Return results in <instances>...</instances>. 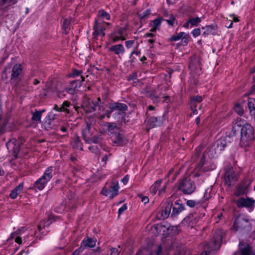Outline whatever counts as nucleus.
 Returning <instances> with one entry per match:
<instances>
[{
    "mask_svg": "<svg viewBox=\"0 0 255 255\" xmlns=\"http://www.w3.org/2000/svg\"><path fill=\"white\" fill-rule=\"evenodd\" d=\"M141 201L144 204H146L149 202V199L147 197L144 196L141 198Z\"/></svg>",
    "mask_w": 255,
    "mask_h": 255,
    "instance_id": "680f3d73",
    "label": "nucleus"
},
{
    "mask_svg": "<svg viewBox=\"0 0 255 255\" xmlns=\"http://www.w3.org/2000/svg\"><path fill=\"white\" fill-rule=\"evenodd\" d=\"M109 51L118 55L119 57H120L121 55L125 53V49L122 44H118L111 46L109 48Z\"/></svg>",
    "mask_w": 255,
    "mask_h": 255,
    "instance_id": "2eb2a0df",
    "label": "nucleus"
},
{
    "mask_svg": "<svg viewBox=\"0 0 255 255\" xmlns=\"http://www.w3.org/2000/svg\"><path fill=\"white\" fill-rule=\"evenodd\" d=\"M202 101V98L201 96H197L195 98H193L191 101V108L193 111L194 115L197 114V110L196 109L197 103H199Z\"/></svg>",
    "mask_w": 255,
    "mask_h": 255,
    "instance_id": "aec40b11",
    "label": "nucleus"
},
{
    "mask_svg": "<svg viewBox=\"0 0 255 255\" xmlns=\"http://www.w3.org/2000/svg\"><path fill=\"white\" fill-rule=\"evenodd\" d=\"M172 205V203L169 199L162 203L161 207L157 214V218L161 220L167 218L170 213Z\"/></svg>",
    "mask_w": 255,
    "mask_h": 255,
    "instance_id": "6e6552de",
    "label": "nucleus"
},
{
    "mask_svg": "<svg viewBox=\"0 0 255 255\" xmlns=\"http://www.w3.org/2000/svg\"><path fill=\"white\" fill-rule=\"evenodd\" d=\"M189 23H190L191 27L197 26L201 21V19L199 17H195L189 18Z\"/></svg>",
    "mask_w": 255,
    "mask_h": 255,
    "instance_id": "c85d7f7f",
    "label": "nucleus"
},
{
    "mask_svg": "<svg viewBox=\"0 0 255 255\" xmlns=\"http://www.w3.org/2000/svg\"><path fill=\"white\" fill-rule=\"evenodd\" d=\"M255 139V131L253 126L248 123L243 125L241 130V145L244 147L249 146Z\"/></svg>",
    "mask_w": 255,
    "mask_h": 255,
    "instance_id": "f03ea898",
    "label": "nucleus"
},
{
    "mask_svg": "<svg viewBox=\"0 0 255 255\" xmlns=\"http://www.w3.org/2000/svg\"><path fill=\"white\" fill-rule=\"evenodd\" d=\"M70 106V103L67 101H65L63 102L62 105H61V108L62 110L64 109L65 111L67 113H69L68 110H67V108L69 107Z\"/></svg>",
    "mask_w": 255,
    "mask_h": 255,
    "instance_id": "de8ad7c7",
    "label": "nucleus"
},
{
    "mask_svg": "<svg viewBox=\"0 0 255 255\" xmlns=\"http://www.w3.org/2000/svg\"><path fill=\"white\" fill-rule=\"evenodd\" d=\"M101 140V137L100 135H96L93 137H91L89 138V141H87L86 142L88 143H99Z\"/></svg>",
    "mask_w": 255,
    "mask_h": 255,
    "instance_id": "72a5a7b5",
    "label": "nucleus"
},
{
    "mask_svg": "<svg viewBox=\"0 0 255 255\" xmlns=\"http://www.w3.org/2000/svg\"><path fill=\"white\" fill-rule=\"evenodd\" d=\"M162 180H157L151 186L150 189V192L153 195H155L160 186Z\"/></svg>",
    "mask_w": 255,
    "mask_h": 255,
    "instance_id": "bb28decb",
    "label": "nucleus"
},
{
    "mask_svg": "<svg viewBox=\"0 0 255 255\" xmlns=\"http://www.w3.org/2000/svg\"><path fill=\"white\" fill-rule=\"evenodd\" d=\"M82 135L85 142L89 141V138L92 136V133L90 131V127L89 124H87L86 127L83 130Z\"/></svg>",
    "mask_w": 255,
    "mask_h": 255,
    "instance_id": "4be33fe9",
    "label": "nucleus"
},
{
    "mask_svg": "<svg viewBox=\"0 0 255 255\" xmlns=\"http://www.w3.org/2000/svg\"><path fill=\"white\" fill-rule=\"evenodd\" d=\"M119 186L117 181H113L110 183H107L105 187L101 191V194L104 196L113 199L117 196L119 193Z\"/></svg>",
    "mask_w": 255,
    "mask_h": 255,
    "instance_id": "7ed1b4c3",
    "label": "nucleus"
},
{
    "mask_svg": "<svg viewBox=\"0 0 255 255\" xmlns=\"http://www.w3.org/2000/svg\"><path fill=\"white\" fill-rule=\"evenodd\" d=\"M6 145L9 151L12 152L16 157L19 150V145L16 140L15 139H11L6 143Z\"/></svg>",
    "mask_w": 255,
    "mask_h": 255,
    "instance_id": "4468645a",
    "label": "nucleus"
},
{
    "mask_svg": "<svg viewBox=\"0 0 255 255\" xmlns=\"http://www.w3.org/2000/svg\"><path fill=\"white\" fill-rule=\"evenodd\" d=\"M230 18H231V20L235 22H237L239 21V19L238 17H237L235 16L234 15H229Z\"/></svg>",
    "mask_w": 255,
    "mask_h": 255,
    "instance_id": "603ef678",
    "label": "nucleus"
},
{
    "mask_svg": "<svg viewBox=\"0 0 255 255\" xmlns=\"http://www.w3.org/2000/svg\"><path fill=\"white\" fill-rule=\"evenodd\" d=\"M165 21L170 25H173L175 21V17L173 15H170L169 19H166Z\"/></svg>",
    "mask_w": 255,
    "mask_h": 255,
    "instance_id": "37998d69",
    "label": "nucleus"
},
{
    "mask_svg": "<svg viewBox=\"0 0 255 255\" xmlns=\"http://www.w3.org/2000/svg\"><path fill=\"white\" fill-rule=\"evenodd\" d=\"M23 189V184L22 183H20L17 186H16L13 190H12L10 193L9 196L12 199H15L17 195L19 194Z\"/></svg>",
    "mask_w": 255,
    "mask_h": 255,
    "instance_id": "6ab92c4d",
    "label": "nucleus"
},
{
    "mask_svg": "<svg viewBox=\"0 0 255 255\" xmlns=\"http://www.w3.org/2000/svg\"><path fill=\"white\" fill-rule=\"evenodd\" d=\"M225 180L228 186L231 185L237 180V177L235 175L234 170L232 168H229L226 169Z\"/></svg>",
    "mask_w": 255,
    "mask_h": 255,
    "instance_id": "ddd939ff",
    "label": "nucleus"
},
{
    "mask_svg": "<svg viewBox=\"0 0 255 255\" xmlns=\"http://www.w3.org/2000/svg\"><path fill=\"white\" fill-rule=\"evenodd\" d=\"M184 209V206L183 205L177 204V207H174L172 213V216H176L179 213L181 212Z\"/></svg>",
    "mask_w": 255,
    "mask_h": 255,
    "instance_id": "c756f323",
    "label": "nucleus"
},
{
    "mask_svg": "<svg viewBox=\"0 0 255 255\" xmlns=\"http://www.w3.org/2000/svg\"><path fill=\"white\" fill-rule=\"evenodd\" d=\"M233 229L238 231H250L251 229V225L249 220L243 216L240 215L235 219Z\"/></svg>",
    "mask_w": 255,
    "mask_h": 255,
    "instance_id": "0eeeda50",
    "label": "nucleus"
},
{
    "mask_svg": "<svg viewBox=\"0 0 255 255\" xmlns=\"http://www.w3.org/2000/svg\"><path fill=\"white\" fill-rule=\"evenodd\" d=\"M52 167H48L44 171L42 176L36 180L34 183L35 188L39 190H43L47 183L52 177Z\"/></svg>",
    "mask_w": 255,
    "mask_h": 255,
    "instance_id": "423d86ee",
    "label": "nucleus"
},
{
    "mask_svg": "<svg viewBox=\"0 0 255 255\" xmlns=\"http://www.w3.org/2000/svg\"><path fill=\"white\" fill-rule=\"evenodd\" d=\"M225 234V233L221 229L217 230L215 232L211 241L207 245L206 249L210 251L218 250L221 246L222 239Z\"/></svg>",
    "mask_w": 255,
    "mask_h": 255,
    "instance_id": "20e7f679",
    "label": "nucleus"
},
{
    "mask_svg": "<svg viewBox=\"0 0 255 255\" xmlns=\"http://www.w3.org/2000/svg\"><path fill=\"white\" fill-rule=\"evenodd\" d=\"M234 110L239 115H242L244 114L243 106L241 104H236L234 107Z\"/></svg>",
    "mask_w": 255,
    "mask_h": 255,
    "instance_id": "58836bf2",
    "label": "nucleus"
},
{
    "mask_svg": "<svg viewBox=\"0 0 255 255\" xmlns=\"http://www.w3.org/2000/svg\"><path fill=\"white\" fill-rule=\"evenodd\" d=\"M111 155L110 154L105 155L102 158V161L104 162V164H106V161L108 160L109 157Z\"/></svg>",
    "mask_w": 255,
    "mask_h": 255,
    "instance_id": "052dcab7",
    "label": "nucleus"
},
{
    "mask_svg": "<svg viewBox=\"0 0 255 255\" xmlns=\"http://www.w3.org/2000/svg\"><path fill=\"white\" fill-rule=\"evenodd\" d=\"M53 109L56 111L58 112H62V111H65V110L61 108V106L60 107H59L57 105H55Z\"/></svg>",
    "mask_w": 255,
    "mask_h": 255,
    "instance_id": "13d9d810",
    "label": "nucleus"
},
{
    "mask_svg": "<svg viewBox=\"0 0 255 255\" xmlns=\"http://www.w3.org/2000/svg\"><path fill=\"white\" fill-rule=\"evenodd\" d=\"M70 21L69 19H65L63 21L62 23V29L65 33V34H67L70 29L69 25H70Z\"/></svg>",
    "mask_w": 255,
    "mask_h": 255,
    "instance_id": "7c9ffc66",
    "label": "nucleus"
},
{
    "mask_svg": "<svg viewBox=\"0 0 255 255\" xmlns=\"http://www.w3.org/2000/svg\"><path fill=\"white\" fill-rule=\"evenodd\" d=\"M150 126L154 128L160 125L161 121L157 117H152L149 119Z\"/></svg>",
    "mask_w": 255,
    "mask_h": 255,
    "instance_id": "cd10ccee",
    "label": "nucleus"
},
{
    "mask_svg": "<svg viewBox=\"0 0 255 255\" xmlns=\"http://www.w3.org/2000/svg\"><path fill=\"white\" fill-rule=\"evenodd\" d=\"M206 31H205L203 33V34H205V35L206 34H209L211 32V30L213 28L212 25H207L206 26Z\"/></svg>",
    "mask_w": 255,
    "mask_h": 255,
    "instance_id": "864d4df0",
    "label": "nucleus"
},
{
    "mask_svg": "<svg viewBox=\"0 0 255 255\" xmlns=\"http://www.w3.org/2000/svg\"><path fill=\"white\" fill-rule=\"evenodd\" d=\"M150 14V10L146 9L143 12H139L138 15L141 20H144L147 18Z\"/></svg>",
    "mask_w": 255,
    "mask_h": 255,
    "instance_id": "2f4dec72",
    "label": "nucleus"
},
{
    "mask_svg": "<svg viewBox=\"0 0 255 255\" xmlns=\"http://www.w3.org/2000/svg\"><path fill=\"white\" fill-rule=\"evenodd\" d=\"M204 157H205V155H204L203 156L202 158L200 160V163L199 164L198 167H197V168L199 170L202 171H205L206 170L205 169L203 168V166L204 165V164L205 163V161Z\"/></svg>",
    "mask_w": 255,
    "mask_h": 255,
    "instance_id": "a19ab883",
    "label": "nucleus"
},
{
    "mask_svg": "<svg viewBox=\"0 0 255 255\" xmlns=\"http://www.w3.org/2000/svg\"><path fill=\"white\" fill-rule=\"evenodd\" d=\"M127 28L128 26L126 25L119 28L117 30L112 33L111 36L112 41L113 42H116L119 40H125L128 35L127 32Z\"/></svg>",
    "mask_w": 255,
    "mask_h": 255,
    "instance_id": "1a4fd4ad",
    "label": "nucleus"
},
{
    "mask_svg": "<svg viewBox=\"0 0 255 255\" xmlns=\"http://www.w3.org/2000/svg\"><path fill=\"white\" fill-rule=\"evenodd\" d=\"M248 105L250 113L254 117L255 120V99L250 98L248 100Z\"/></svg>",
    "mask_w": 255,
    "mask_h": 255,
    "instance_id": "b1692460",
    "label": "nucleus"
},
{
    "mask_svg": "<svg viewBox=\"0 0 255 255\" xmlns=\"http://www.w3.org/2000/svg\"><path fill=\"white\" fill-rule=\"evenodd\" d=\"M160 20L158 19H156L153 21V28L151 29V31H153L155 29L160 25Z\"/></svg>",
    "mask_w": 255,
    "mask_h": 255,
    "instance_id": "49530a36",
    "label": "nucleus"
},
{
    "mask_svg": "<svg viewBox=\"0 0 255 255\" xmlns=\"http://www.w3.org/2000/svg\"><path fill=\"white\" fill-rule=\"evenodd\" d=\"M190 25V23H189V20L183 24V27L188 28L189 27V25Z\"/></svg>",
    "mask_w": 255,
    "mask_h": 255,
    "instance_id": "338daca9",
    "label": "nucleus"
},
{
    "mask_svg": "<svg viewBox=\"0 0 255 255\" xmlns=\"http://www.w3.org/2000/svg\"><path fill=\"white\" fill-rule=\"evenodd\" d=\"M135 41L133 40H128L125 42V45L127 49H130L134 44Z\"/></svg>",
    "mask_w": 255,
    "mask_h": 255,
    "instance_id": "a18cd8bd",
    "label": "nucleus"
},
{
    "mask_svg": "<svg viewBox=\"0 0 255 255\" xmlns=\"http://www.w3.org/2000/svg\"><path fill=\"white\" fill-rule=\"evenodd\" d=\"M157 93L158 92L156 91H153L152 92V93L150 94L151 98L154 102H158L159 100V99L160 98H165V100H166V99L169 98L168 96L164 97L163 95L161 94V93H160L159 95H158Z\"/></svg>",
    "mask_w": 255,
    "mask_h": 255,
    "instance_id": "393cba45",
    "label": "nucleus"
},
{
    "mask_svg": "<svg viewBox=\"0 0 255 255\" xmlns=\"http://www.w3.org/2000/svg\"><path fill=\"white\" fill-rule=\"evenodd\" d=\"M254 85L252 87V93L253 92V91H255V77L254 76Z\"/></svg>",
    "mask_w": 255,
    "mask_h": 255,
    "instance_id": "774afa93",
    "label": "nucleus"
},
{
    "mask_svg": "<svg viewBox=\"0 0 255 255\" xmlns=\"http://www.w3.org/2000/svg\"><path fill=\"white\" fill-rule=\"evenodd\" d=\"M119 252L116 248H113L111 250V255H119Z\"/></svg>",
    "mask_w": 255,
    "mask_h": 255,
    "instance_id": "6e6d98bb",
    "label": "nucleus"
},
{
    "mask_svg": "<svg viewBox=\"0 0 255 255\" xmlns=\"http://www.w3.org/2000/svg\"><path fill=\"white\" fill-rule=\"evenodd\" d=\"M252 183V180L250 179L245 180L242 184H241L237 188L235 192L237 196H240L244 194H247L249 188Z\"/></svg>",
    "mask_w": 255,
    "mask_h": 255,
    "instance_id": "f8f14e48",
    "label": "nucleus"
},
{
    "mask_svg": "<svg viewBox=\"0 0 255 255\" xmlns=\"http://www.w3.org/2000/svg\"><path fill=\"white\" fill-rule=\"evenodd\" d=\"M255 200L252 198L249 197L240 198L236 202L237 205L238 207H246L251 209L250 211L253 210L255 205Z\"/></svg>",
    "mask_w": 255,
    "mask_h": 255,
    "instance_id": "9b49d317",
    "label": "nucleus"
},
{
    "mask_svg": "<svg viewBox=\"0 0 255 255\" xmlns=\"http://www.w3.org/2000/svg\"><path fill=\"white\" fill-rule=\"evenodd\" d=\"M199 202H196L194 200H189L187 201L186 204L187 206H188L190 207H195L197 204H199Z\"/></svg>",
    "mask_w": 255,
    "mask_h": 255,
    "instance_id": "79ce46f5",
    "label": "nucleus"
},
{
    "mask_svg": "<svg viewBox=\"0 0 255 255\" xmlns=\"http://www.w3.org/2000/svg\"><path fill=\"white\" fill-rule=\"evenodd\" d=\"M96 240L90 238H86L83 239L81 243L82 246L84 248H93L96 245Z\"/></svg>",
    "mask_w": 255,
    "mask_h": 255,
    "instance_id": "a211bd4d",
    "label": "nucleus"
},
{
    "mask_svg": "<svg viewBox=\"0 0 255 255\" xmlns=\"http://www.w3.org/2000/svg\"><path fill=\"white\" fill-rule=\"evenodd\" d=\"M94 32H93V35H100L103 37L105 35L104 30L105 29L104 28L102 24L100 22H99L98 21H95V24L94 26Z\"/></svg>",
    "mask_w": 255,
    "mask_h": 255,
    "instance_id": "f3484780",
    "label": "nucleus"
},
{
    "mask_svg": "<svg viewBox=\"0 0 255 255\" xmlns=\"http://www.w3.org/2000/svg\"><path fill=\"white\" fill-rule=\"evenodd\" d=\"M113 141L115 143L120 144L122 140V137L120 134H115L112 136Z\"/></svg>",
    "mask_w": 255,
    "mask_h": 255,
    "instance_id": "f704fd0d",
    "label": "nucleus"
},
{
    "mask_svg": "<svg viewBox=\"0 0 255 255\" xmlns=\"http://www.w3.org/2000/svg\"><path fill=\"white\" fill-rule=\"evenodd\" d=\"M162 248L161 246H158L156 252L153 253L152 255H161Z\"/></svg>",
    "mask_w": 255,
    "mask_h": 255,
    "instance_id": "5fc2aeb1",
    "label": "nucleus"
},
{
    "mask_svg": "<svg viewBox=\"0 0 255 255\" xmlns=\"http://www.w3.org/2000/svg\"><path fill=\"white\" fill-rule=\"evenodd\" d=\"M178 188L184 194H190L194 191L195 187L190 179H185L180 182Z\"/></svg>",
    "mask_w": 255,
    "mask_h": 255,
    "instance_id": "9d476101",
    "label": "nucleus"
},
{
    "mask_svg": "<svg viewBox=\"0 0 255 255\" xmlns=\"http://www.w3.org/2000/svg\"><path fill=\"white\" fill-rule=\"evenodd\" d=\"M239 248L240 252H236L234 255H251V250L248 244L240 243Z\"/></svg>",
    "mask_w": 255,
    "mask_h": 255,
    "instance_id": "dca6fc26",
    "label": "nucleus"
},
{
    "mask_svg": "<svg viewBox=\"0 0 255 255\" xmlns=\"http://www.w3.org/2000/svg\"><path fill=\"white\" fill-rule=\"evenodd\" d=\"M74 144L73 145L74 147L76 148H79L81 150H82V144L79 136H75L74 138Z\"/></svg>",
    "mask_w": 255,
    "mask_h": 255,
    "instance_id": "c9c22d12",
    "label": "nucleus"
},
{
    "mask_svg": "<svg viewBox=\"0 0 255 255\" xmlns=\"http://www.w3.org/2000/svg\"><path fill=\"white\" fill-rule=\"evenodd\" d=\"M190 38V35L188 33H186L185 32V34L184 35V36H182L181 38V42L183 45H186L189 41Z\"/></svg>",
    "mask_w": 255,
    "mask_h": 255,
    "instance_id": "ea45409f",
    "label": "nucleus"
},
{
    "mask_svg": "<svg viewBox=\"0 0 255 255\" xmlns=\"http://www.w3.org/2000/svg\"><path fill=\"white\" fill-rule=\"evenodd\" d=\"M201 33V30L200 28L194 29L192 31V34L194 37H197L200 35Z\"/></svg>",
    "mask_w": 255,
    "mask_h": 255,
    "instance_id": "09e8293b",
    "label": "nucleus"
},
{
    "mask_svg": "<svg viewBox=\"0 0 255 255\" xmlns=\"http://www.w3.org/2000/svg\"><path fill=\"white\" fill-rule=\"evenodd\" d=\"M84 250V248L81 245V247L78 248V249H76L72 254L73 255H79L80 253L83 252Z\"/></svg>",
    "mask_w": 255,
    "mask_h": 255,
    "instance_id": "3c124183",
    "label": "nucleus"
},
{
    "mask_svg": "<svg viewBox=\"0 0 255 255\" xmlns=\"http://www.w3.org/2000/svg\"><path fill=\"white\" fill-rule=\"evenodd\" d=\"M15 242L19 244H20L22 242L21 238L19 237H17L15 239Z\"/></svg>",
    "mask_w": 255,
    "mask_h": 255,
    "instance_id": "69168bd1",
    "label": "nucleus"
},
{
    "mask_svg": "<svg viewBox=\"0 0 255 255\" xmlns=\"http://www.w3.org/2000/svg\"><path fill=\"white\" fill-rule=\"evenodd\" d=\"M108 130L112 132V130L115 129L117 130L118 128L116 124L114 123H108Z\"/></svg>",
    "mask_w": 255,
    "mask_h": 255,
    "instance_id": "c03bdc74",
    "label": "nucleus"
},
{
    "mask_svg": "<svg viewBox=\"0 0 255 255\" xmlns=\"http://www.w3.org/2000/svg\"><path fill=\"white\" fill-rule=\"evenodd\" d=\"M45 112V110L35 111L32 113V120L37 122H41L42 114Z\"/></svg>",
    "mask_w": 255,
    "mask_h": 255,
    "instance_id": "a878e982",
    "label": "nucleus"
},
{
    "mask_svg": "<svg viewBox=\"0 0 255 255\" xmlns=\"http://www.w3.org/2000/svg\"><path fill=\"white\" fill-rule=\"evenodd\" d=\"M229 141L228 140L227 137H222L219 139L209 149L207 154L210 158H213L215 155L219 153L221 151L224 149L227 143Z\"/></svg>",
    "mask_w": 255,
    "mask_h": 255,
    "instance_id": "39448f33",
    "label": "nucleus"
},
{
    "mask_svg": "<svg viewBox=\"0 0 255 255\" xmlns=\"http://www.w3.org/2000/svg\"><path fill=\"white\" fill-rule=\"evenodd\" d=\"M128 207L126 204H124L119 209L118 213L119 215H121L125 211L127 210Z\"/></svg>",
    "mask_w": 255,
    "mask_h": 255,
    "instance_id": "8fccbe9b",
    "label": "nucleus"
},
{
    "mask_svg": "<svg viewBox=\"0 0 255 255\" xmlns=\"http://www.w3.org/2000/svg\"><path fill=\"white\" fill-rule=\"evenodd\" d=\"M98 16L103 18V19H105L106 20L110 19V15L109 13L103 10H99L98 12Z\"/></svg>",
    "mask_w": 255,
    "mask_h": 255,
    "instance_id": "e433bc0d",
    "label": "nucleus"
},
{
    "mask_svg": "<svg viewBox=\"0 0 255 255\" xmlns=\"http://www.w3.org/2000/svg\"><path fill=\"white\" fill-rule=\"evenodd\" d=\"M101 104L102 103L100 98L95 101L88 99L84 104V108L87 113L97 111L95 114L99 119L101 120L106 117L110 118V114L114 111H117V113L116 112L113 115L115 119L117 120L122 119L125 116V112L128 109V106L124 103H114L109 105V111L104 112V108Z\"/></svg>",
    "mask_w": 255,
    "mask_h": 255,
    "instance_id": "f257e3e1",
    "label": "nucleus"
},
{
    "mask_svg": "<svg viewBox=\"0 0 255 255\" xmlns=\"http://www.w3.org/2000/svg\"><path fill=\"white\" fill-rule=\"evenodd\" d=\"M185 32H180L179 33L172 35L170 38V40L172 41H178L181 39L182 36H184Z\"/></svg>",
    "mask_w": 255,
    "mask_h": 255,
    "instance_id": "473e14b6",
    "label": "nucleus"
},
{
    "mask_svg": "<svg viewBox=\"0 0 255 255\" xmlns=\"http://www.w3.org/2000/svg\"><path fill=\"white\" fill-rule=\"evenodd\" d=\"M17 0H0V9H4L15 4Z\"/></svg>",
    "mask_w": 255,
    "mask_h": 255,
    "instance_id": "412c9836",
    "label": "nucleus"
},
{
    "mask_svg": "<svg viewBox=\"0 0 255 255\" xmlns=\"http://www.w3.org/2000/svg\"><path fill=\"white\" fill-rule=\"evenodd\" d=\"M166 186L165 185L164 186L159 190V195H160L162 193H164L165 191Z\"/></svg>",
    "mask_w": 255,
    "mask_h": 255,
    "instance_id": "0e129e2a",
    "label": "nucleus"
},
{
    "mask_svg": "<svg viewBox=\"0 0 255 255\" xmlns=\"http://www.w3.org/2000/svg\"><path fill=\"white\" fill-rule=\"evenodd\" d=\"M21 70V66L20 64H15L12 69L11 74L12 79L16 78L20 74Z\"/></svg>",
    "mask_w": 255,
    "mask_h": 255,
    "instance_id": "5701e85b",
    "label": "nucleus"
},
{
    "mask_svg": "<svg viewBox=\"0 0 255 255\" xmlns=\"http://www.w3.org/2000/svg\"><path fill=\"white\" fill-rule=\"evenodd\" d=\"M55 114H53L52 112H50L45 119V123L51 125L52 121L55 119Z\"/></svg>",
    "mask_w": 255,
    "mask_h": 255,
    "instance_id": "4c0bfd02",
    "label": "nucleus"
},
{
    "mask_svg": "<svg viewBox=\"0 0 255 255\" xmlns=\"http://www.w3.org/2000/svg\"><path fill=\"white\" fill-rule=\"evenodd\" d=\"M137 46L136 47V48H134V49L131 51V53H130V56H131L132 55H133V54H135L136 55H139V51H137L136 50V49L137 48Z\"/></svg>",
    "mask_w": 255,
    "mask_h": 255,
    "instance_id": "4d7b16f0",
    "label": "nucleus"
},
{
    "mask_svg": "<svg viewBox=\"0 0 255 255\" xmlns=\"http://www.w3.org/2000/svg\"><path fill=\"white\" fill-rule=\"evenodd\" d=\"M129 178L128 175L124 177V178L122 179V182L124 184H126L128 181Z\"/></svg>",
    "mask_w": 255,
    "mask_h": 255,
    "instance_id": "e2e57ef3",
    "label": "nucleus"
},
{
    "mask_svg": "<svg viewBox=\"0 0 255 255\" xmlns=\"http://www.w3.org/2000/svg\"><path fill=\"white\" fill-rule=\"evenodd\" d=\"M243 124V121L241 119H238L236 122V124L238 127H241Z\"/></svg>",
    "mask_w": 255,
    "mask_h": 255,
    "instance_id": "bf43d9fd",
    "label": "nucleus"
}]
</instances>
